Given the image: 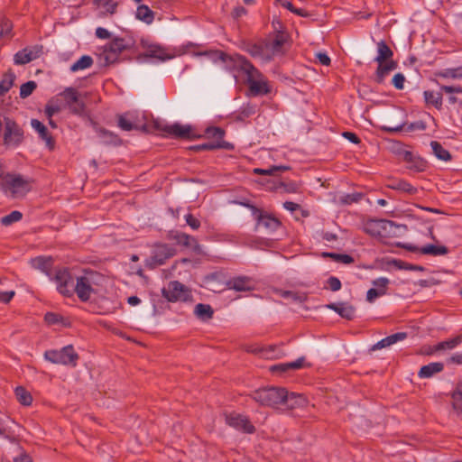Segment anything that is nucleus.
<instances>
[{
    "instance_id": "f257e3e1",
    "label": "nucleus",
    "mask_w": 462,
    "mask_h": 462,
    "mask_svg": "<svg viewBox=\"0 0 462 462\" xmlns=\"http://www.w3.org/2000/svg\"><path fill=\"white\" fill-rule=\"evenodd\" d=\"M198 55L210 56L215 61H222L225 69L230 71L236 79L238 74L245 75L251 96L267 95L272 90L268 81L259 69L242 55L236 54L230 56L221 51H204L198 53Z\"/></svg>"
},
{
    "instance_id": "f03ea898",
    "label": "nucleus",
    "mask_w": 462,
    "mask_h": 462,
    "mask_svg": "<svg viewBox=\"0 0 462 462\" xmlns=\"http://www.w3.org/2000/svg\"><path fill=\"white\" fill-rule=\"evenodd\" d=\"M377 56L374 60L378 63L376 81L382 83L384 77L397 68V62L392 60L393 52L384 41L377 42Z\"/></svg>"
},
{
    "instance_id": "7ed1b4c3",
    "label": "nucleus",
    "mask_w": 462,
    "mask_h": 462,
    "mask_svg": "<svg viewBox=\"0 0 462 462\" xmlns=\"http://www.w3.org/2000/svg\"><path fill=\"white\" fill-rule=\"evenodd\" d=\"M400 229L405 230L406 226L386 219H370L364 225V231L372 236H395Z\"/></svg>"
},
{
    "instance_id": "20e7f679",
    "label": "nucleus",
    "mask_w": 462,
    "mask_h": 462,
    "mask_svg": "<svg viewBox=\"0 0 462 462\" xmlns=\"http://www.w3.org/2000/svg\"><path fill=\"white\" fill-rule=\"evenodd\" d=\"M286 389L282 387H265L254 391L252 398L263 406L281 409Z\"/></svg>"
},
{
    "instance_id": "39448f33",
    "label": "nucleus",
    "mask_w": 462,
    "mask_h": 462,
    "mask_svg": "<svg viewBox=\"0 0 462 462\" xmlns=\"http://www.w3.org/2000/svg\"><path fill=\"white\" fill-rule=\"evenodd\" d=\"M46 360L63 365L76 366L79 360V355L75 352L72 345H68L59 350L51 349L44 353Z\"/></svg>"
},
{
    "instance_id": "423d86ee",
    "label": "nucleus",
    "mask_w": 462,
    "mask_h": 462,
    "mask_svg": "<svg viewBox=\"0 0 462 462\" xmlns=\"http://www.w3.org/2000/svg\"><path fill=\"white\" fill-rule=\"evenodd\" d=\"M24 140V132L21 125L10 117L4 118L3 143L6 147L15 148Z\"/></svg>"
},
{
    "instance_id": "0eeeda50",
    "label": "nucleus",
    "mask_w": 462,
    "mask_h": 462,
    "mask_svg": "<svg viewBox=\"0 0 462 462\" xmlns=\"http://www.w3.org/2000/svg\"><path fill=\"white\" fill-rule=\"evenodd\" d=\"M162 296L171 302L191 300V292L188 287L178 281H171L162 290Z\"/></svg>"
},
{
    "instance_id": "6e6552de",
    "label": "nucleus",
    "mask_w": 462,
    "mask_h": 462,
    "mask_svg": "<svg viewBox=\"0 0 462 462\" xmlns=\"http://www.w3.org/2000/svg\"><path fill=\"white\" fill-rule=\"evenodd\" d=\"M57 283L58 291L65 297H71L74 293L76 282L66 268L59 269L52 278Z\"/></svg>"
},
{
    "instance_id": "1a4fd4ad",
    "label": "nucleus",
    "mask_w": 462,
    "mask_h": 462,
    "mask_svg": "<svg viewBox=\"0 0 462 462\" xmlns=\"http://www.w3.org/2000/svg\"><path fill=\"white\" fill-rule=\"evenodd\" d=\"M175 254V249L171 246L162 244L155 246L152 254L146 260V266L154 269L165 263L166 260Z\"/></svg>"
},
{
    "instance_id": "9d476101",
    "label": "nucleus",
    "mask_w": 462,
    "mask_h": 462,
    "mask_svg": "<svg viewBox=\"0 0 462 462\" xmlns=\"http://www.w3.org/2000/svg\"><path fill=\"white\" fill-rule=\"evenodd\" d=\"M129 46L125 43V39L116 37L107 43L103 51L104 60L106 64H112L116 62L119 55Z\"/></svg>"
},
{
    "instance_id": "9b49d317",
    "label": "nucleus",
    "mask_w": 462,
    "mask_h": 462,
    "mask_svg": "<svg viewBox=\"0 0 462 462\" xmlns=\"http://www.w3.org/2000/svg\"><path fill=\"white\" fill-rule=\"evenodd\" d=\"M92 283L91 278L88 276H79L76 278L74 292L81 301L86 302L89 300L91 295L95 292Z\"/></svg>"
},
{
    "instance_id": "f8f14e48",
    "label": "nucleus",
    "mask_w": 462,
    "mask_h": 462,
    "mask_svg": "<svg viewBox=\"0 0 462 462\" xmlns=\"http://www.w3.org/2000/svg\"><path fill=\"white\" fill-rule=\"evenodd\" d=\"M88 117L90 125L93 127L97 136L101 139L104 144L117 146L122 143V140L117 134L106 130L104 127L99 126L98 124L92 118H90L88 116Z\"/></svg>"
},
{
    "instance_id": "ddd939ff",
    "label": "nucleus",
    "mask_w": 462,
    "mask_h": 462,
    "mask_svg": "<svg viewBox=\"0 0 462 462\" xmlns=\"http://www.w3.org/2000/svg\"><path fill=\"white\" fill-rule=\"evenodd\" d=\"M254 218L256 220L255 228L258 226H263L264 229L269 233L276 231L282 225L278 218L273 215L262 211L261 209L254 216Z\"/></svg>"
},
{
    "instance_id": "4468645a",
    "label": "nucleus",
    "mask_w": 462,
    "mask_h": 462,
    "mask_svg": "<svg viewBox=\"0 0 462 462\" xmlns=\"http://www.w3.org/2000/svg\"><path fill=\"white\" fill-rule=\"evenodd\" d=\"M226 422L236 429L243 430L245 433L252 434L255 431L254 426L249 421V420L240 414L231 413L226 416Z\"/></svg>"
},
{
    "instance_id": "2eb2a0df",
    "label": "nucleus",
    "mask_w": 462,
    "mask_h": 462,
    "mask_svg": "<svg viewBox=\"0 0 462 462\" xmlns=\"http://www.w3.org/2000/svg\"><path fill=\"white\" fill-rule=\"evenodd\" d=\"M42 53V46L36 45L32 49L24 48L14 54V62L16 65H24L39 58Z\"/></svg>"
},
{
    "instance_id": "dca6fc26",
    "label": "nucleus",
    "mask_w": 462,
    "mask_h": 462,
    "mask_svg": "<svg viewBox=\"0 0 462 462\" xmlns=\"http://www.w3.org/2000/svg\"><path fill=\"white\" fill-rule=\"evenodd\" d=\"M228 289L236 291H250L255 287L254 281L248 276H236L229 279L226 282Z\"/></svg>"
},
{
    "instance_id": "f3484780",
    "label": "nucleus",
    "mask_w": 462,
    "mask_h": 462,
    "mask_svg": "<svg viewBox=\"0 0 462 462\" xmlns=\"http://www.w3.org/2000/svg\"><path fill=\"white\" fill-rule=\"evenodd\" d=\"M398 246L403 247L410 252H420L422 254H430V255H445L448 253V247L444 245H427L421 248H418L417 246L411 245H401L398 244Z\"/></svg>"
},
{
    "instance_id": "a211bd4d",
    "label": "nucleus",
    "mask_w": 462,
    "mask_h": 462,
    "mask_svg": "<svg viewBox=\"0 0 462 462\" xmlns=\"http://www.w3.org/2000/svg\"><path fill=\"white\" fill-rule=\"evenodd\" d=\"M305 366V357H299L297 360L287 363H281L270 367L273 374H287L291 371L298 370Z\"/></svg>"
},
{
    "instance_id": "6ab92c4d",
    "label": "nucleus",
    "mask_w": 462,
    "mask_h": 462,
    "mask_svg": "<svg viewBox=\"0 0 462 462\" xmlns=\"http://www.w3.org/2000/svg\"><path fill=\"white\" fill-rule=\"evenodd\" d=\"M288 39L289 36L286 32L279 31L273 40L266 42L268 50L272 53V58L276 54H282L284 52V45L287 43Z\"/></svg>"
},
{
    "instance_id": "aec40b11",
    "label": "nucleus",
    "mask_w": 462,
    "mask_h": 462,
    "mask_svg": "<svg viewBox=\"0 0 462 462\" xmlns=\"http://www.w3.org/2000/svg\"><path fill=\"white\" fill-rule=\"evenodd\" d=\"M245 51L254 58H259L263 60H271L272 53L268 50L266 42L259 43H247Z\"/></svg>"
},
{
    "instance_id": "412c9836",
    "label": "nucleus",
    "mask_w": 462,
    "mask_h": 462,
    "mask_svg": "<svg viewBox=\"0 0 462 462\" xmlns=\"http://www.w3.org/2000/svg\"><path fill=\"white\" fill-rule=\"evenodd\" d=\"M171 237L177 245L191 248L195 253L200 254L201 246L195 237L181 232H176Z\"/></svg>"
},
{
    "instance_id": "4be33fe9",
    "label": "nucleus",
    "mask_w": 462,
    "mask_h": 462,
    "mask_svg": "<svg viewBox=\"0 0 462 462\" xmlns=\"http://www.w3.org/2000/svg\"><path fill=\"white\" fill-rule=\"evenodd\" d=\"M31 125L38 133L39 137L45 142L46 146L50 150H53L55 147V141L47 127L37 119H32Z\"/></svg>"
},
{
    "instance_id": "5701e85b",
    "label": "nucleus",
    "mask_w": 462,
    "mask_h": 462,
    "mask_svg": "<svg viewBox=\"0 0 462 462\" xmlns=\"http://www.w3.org/2000/svg\"><path fill=\"white\" fill-rule=\"evenodd\" d=\"M32 267L34 269L40 270L43 273H45L48 277L52 279V267H53V259L51 256H38L31 259L30 261Z\"/></svg>"
},
{
    "instance_id": "b1692460",
    "label": "nucleus",
    "mask_w": 462,
    "mask_h": 462,
    "mask_svg": "<svg viewBox=\"0 0 462 462\" xmlns=\"http://www.w3.org/2000/svg\"><path fill=\"white\" fill-rule=\"evenodd\" d=\"M327 309L337 312L341 318L352 320L355 318L356 308L346 302L329 303L325 306Z\"/></svg>"
},
{
    "instance_id": "393cba45",
    "label": "nucleus",
    "mask_w": 462,
    "mask_h": 462,
    "mask_svg": "<svg viewBox=\"0 0 462 462\" xmlns=\"http://www.w3.org/2000/svg\"><path fill=\"white\" fill-rule=\"evenodd\" d=\"M190 149L196 152L213 151L218 149L232 151L235 149V146L233 143L226 141H209L202 144L193 145Z\"/></svg>"
},
{
    "instance_id": "a878e982",
    "label": "nucleus",
    "mask_w": 462,
    "mask_h": 462,
    "mask_svg": "<svg viewBox=\"0 0 462 462\" xmlns=\"http://www.w3.org/2000/svg\"><path fill=\"white\" fill-rule=\"evenodd\" d=\"M162 131L169 134L178 138H190L192 128L190 125H182L180 124H173L165 125Z\"/></svg>"
},
{
    "instance_id": "bb28decb",
    "label": "nucleus",
    "mask_w": 462,
    "mask_h": 462,
    "mask_svg": "<svg viewBox=\"0 0 462 462\" xmlns=\"http://www.w3.org/2000/svg\"><path fill=\"white\" fill-rule=\"evenodd\" d=\"M304 403H305V398L301 394L289 393L286 390V397H284L282 400L281 409L292 410L297 407L303 406Z\"/></svg>"
},
{
    "instance_id": "cd10ccee",
    "label": "nucleus",
    "mask_w": 462,
    "mask_h": 462,
    "mask_svg": "<svg viewBox=\"0 0 462 462\" xmlns=\"http://www.w3.org/2000/svg\"><path fill=\"white\" fill-rule=\"evenodd\" d=\"M407 336L408 335L406 332H398V333L393 334V335L388 336V337L381 339L380 341H378L376 344H374L372 346L371 350L374 351V350L391 346L392 345H393L399 341L404 340L407 337Z\"/></svg>"
},
{
    "instance_id": "c85d7f7f",
    "label": "nucleus",
    "mask_w": 462,
    "mask_h": 462,
    "mask_svg": "<svg viewBox=\"0 0 462 462\" xmlns=\"http://www.w3.org/2000/svg\"><path fill=\"white\" fill-rule=\"evenodd\" d=\"M444 369L443 363L440 362H434L430 363L429 365H423L418 375L420 378H430L433 376L434 374L440 373Z\"/></svg>"
},
{
    "instance_id": "c756f323",
    "label": "nucleus",
    "mask_w": 462,
    "mask_h": 462,
    "mask_svg": "<svg viewBox=\"0 0 462 462\" xmlns=\"http://www.w3.org/2000/svg\"><path fill=\"white\" fill-rule=\"evenodd\" d=\"M277 293L288 303H301L307 299L306 293L296 291L280 290Z\"/></svg>"
},
{
    "instance_id": "7c9ffc66",
    "label": "nucleus",
    "mask_w": 462,
    "mask_h": 462,
    "mask_svg": "<svg viewBox=\"0 0 462 462\" xmlns=\"http://www.w3.org/2000/svg\"><path fill=\"white\" fill-rule=\"evenodd\" d=\"M194 314L198 319L206 321L213 317L214 310L208 304L199 303L195 306Z\"/></svg>"
},
{
    "instance_id": "2f4dec72",
    "label": "nucleus",
    "mask_w": 462,
    "mask_h": 462,
    "mask_svg": "<svg viewBox=\"0 0 462 462\" xmlns=\"http://www.w3.org/2000/svg\"><path fill=\"white\" fill-rule=\"evenodd\" d=\"M144 57L155 58L160 60H166L171 59V56L167 55L164 49L159 45L152 44L147 48Z\"/></svg>"
},
{
    "instance_id": "473e14b6",
    "label": "nucleus",
    "mask_w": 462,
    "mask_h": 462,
    "mask_svg": "<svg viewBox=\"0 0 462 462\" xmlns=\"http://www.w3.org/2000/svg\"><path fill=\"white\" fill-rule=\"evenodd\" d=\"M452 408L457 414H462V382L457 383L451 394Z\"/></svg>"
},
{
    "instance_id": "72a5a7b5",
    "label": "nucleus",
    "mask_w": 462,
    "mask_h": 462,
    "mask_svg": "<svg viewBox=\"0 0 462 462\" xmlns=\"http://www.w3.org/2000/svg\"><path fill=\"white\" fill-rule=\"evenodd\" d=\"M423 96L427 104L434 106L437 109H441L443 97L440 92L426 90Z\"/></svg>"
},
{
    "instance_id": "f704fd0d",
    "label": "nucleus",
    "mask_w": 462,
    "mask_h": 462,
    "mask_svg": "<svg viewBox=\"0 0 462 462\" xmlns=\"http://www.w3.org/2000/svg\"><path fill=\"white\" fill-rule=\"evenodd\" d=\"M320 256H322L323 258H331L335 262L344 264H351L355 262L354 258L351 255L346 254L322 252L320 254Z\"/></svg>"
},
{
    "instance_id": "c9c22d12",
    "label": "nucleus",
    "mask_w": 462,
    "mask_h": 462,
    "mask_svg": "<svg viewBox=\"0 0 462 462\" xmlns=\"http://www.w3.org/2000/svg\"><path fill=\"white\" fill-rule=\"evenodd\" d=\"M462 342V337L457 336L453 338L441 341L434 346V350L444 351V350H452Z\"/></svg>"
},
{
    "instance_id": "e433bc0d",
    "label": "nucleus",
    "mask_w": 462,
    "mask_h": 462,
    "mask_svg": "<svg viewBox=\"0 0 462 462\" xmlns=\"http://www.w3.org/2000/svg\"><path fill=\"white\" fill-rule=\"evenodd\" d=\"M435 76L442 79H462V66L437 71Z\"/></svg>"
},
{
    "instance_id": "4c0bfd02",
    "label": "nucleus",
    "mask_w": 462,
    "mask_h": 462,
    "mask_svg": "<svg viewBox=\"0 0 462 462\" xmlns=\"http://www.w3.org/2000/svg\"><path fill=\"white\" fill-rule=\"evenodd\" d=\"M430 146L432 148L434 155L441 161H450L451 155L448 150H446L439 142L431 141Z\"/></svg>"
},
{
    "instance_id": "58836bf2",
    "label": "nucleus",
    "mask_w": 462,
    "mask_h": 462,
    "mask_svg": "<svg viewBox=\"0 0 462 462\" xmlns=\"http://www.w3.org/2000/svg\"><path fill=\"white\" fill-rule=\"evenodd\" d=\"M15 75L13 71L9 70L4 74L0 81V96H4L14 85Z\"/></svg>"
},
{
    "instance_id": "ea45409f",
    "label": "nucleus",
    "mask_w": 462,
    "mask_h": 462,
    "mask_svg": "<svg viewBox=\"0 0 462 462\" xmlns=\"http://www.w3.org/2000/svg\"><path fill=\"white\" fill-rule=\"evenodd\" d=\"M363 198V193L354 192L350 194H343L340 195L336 200L339 205H351L354 203H358Z\"/></svg>"
},
{
    "instance_id": "a19ab883",
    "label": "nucleus",
    "mask_w": 462,
    "mask_h": 462,
    "mask_svg": "<svg viewBox=\"0 0 462 462\" xmlns=\"http://www.w3.org/2000/svg\"><path fill=\"white\" fill-rule=\"evenodd\" d=\"M226 132L223 128L217 126H209L205 129V136L211 141H225Z\"/></svg>"
},
{
    "instance_id": "79ce46f5",
    "label": "nucleus",
    "mask_w": 462,
    "mask_h": 462,
    "mask_svg": "<svg viewBox=\"0 0 462 462\" xmlns=\"http://www.w3.org/2000/svg\"><path fill=\"white\" fill-rule=\"evenodd\" d=\"M388 187L393 189L402 190L409 194H415L417 192V189L415 187L402 180L393 181V183L389 184Z\"/></svg>"
},
{
    "instance_id": "37998d69",
    "label": "nucleus",
    "mask_w": 462,
    "mask_h": 462,
    "mask_svg": "<svg viewBox=\"0 0 462 462\" xmlns=\"http://www.w3.org/2000/svg\"><path fill=\"white\" fill-rule=\"evenodd\" d=\"M15 396L21 404L24 406H29L32 404V397L31 393L23 386H17L15 388Z\"/></svg>"
},
{
    "instance_id": "c03bdc74",
    "label": "nucleus",
    "mask_w": 462,
    "mask_h": 462,
    "mask_svg": "<svg viewBox=\"0 0 462 462\" xmlns=\"http://www.w3.org/2000/svg\"><path fill=\"white\" fill-rule=\"evenodd\" d=\"M136 18L149 24L153 21V12L146 5H140L136 10Z\"/></svg>"
},
{
    "instance_id": "a18cd8bd",
    "label": "nucleus",
    "mask_w": 462,
    "mask_h": 462,
    "mask_svg": "<svg viewBox=\"0 0 462 462\" xmlns=\"http://www.w3.org/2000/svg\"><path fill=\"white\" fill-rule=\"evenodd\" d=\"M92 64H93V59L88 55H84V56L80 57L76 62H74L71 65L70 70L72 72H75L78 70L85 69L91 67Z\"/></svg>"
},
{
    "instance_id": "49530a36",
    "label": "nucleus",
    "mask_w": 462,
    "mask_h": 462,
    "mask_svg": "<svg viewBox=\"0 0 462 462\" xmlns=\"http://www.w3.org/2000/svg\"><path fill=\"white\" fill-rule=\"evenodd\" d=\"M60 95L64 98L68 106L77 103L79 99L78 91L73 88H66Z\"/></svg>"
},
{
    "instance_id": "de8ad7c7",
    "label": "nucleus",
    "mask_w": 462,
    "mask_h": 462,
    "mask_svg": "<svg viewBox=\"0 0 462 462\" xmlns=\"http://www.w3.org/2000/svg\"><path fill=\"white\" fill-rule=\"evenodd\" d=\"M404 162L408 163V168L410 170H412V171H418V172L423 171L427 166L426 161H424L423 159H421L420 157L415 156L412 152H411V160L404 161Z\"/></svg>"
},
{
    "instance_id": "09e8293b",
    "label": "nucleus",
    "mask_w": 462,
    "mask_h": 462,
    "mask_svg": "<svg viewBox=\"0 0 462 462\" xmlns=\"http://www.w3.org/2000/svg\"><path fill=\"white\" fill-rule=\"evenodd\" d=\"M117 125L123 131H132L138 128L137 125L128 118V114L119 115L117 116Z\"/></svg>"
},
{
    "instance_id": "8fccbe9b",
    "label": "nucleus",
    "mask_w": 462,
    "mask_h": 462,
    "mask_svg": "<svg viewBox=\"0 0 462 462\" xmlns=\"http://www.w3.org/2000/svg\"><path fill=\"white\" fill-rule=\"evenodd\" d=\"M261 356L268 359L278 358L282 352L276 346H268L259 350Z\"/></svg>"
},
{
    "instance_id": "3c124183",
    "label": "nucleus",
    "mask_w": 462,
    "mask_h": 462,
    "mask_svg": "<svg viewBox=\"0 0 462 462\" xmlns=\"http://www.w3.org/2000/svg\"><path fill=\"white\" fill-rule=\"evenodd\" d=\"M392 263L400 270H408V271H420L424 272L425 268L421 265L411 264L402 260H393Z\"/></svg>"
},
{
    "instance_id": "603ef678",
    "label": "nucleus",
    "mask_w": 462,
    "mask_h": 462,
    "mask_svg": "<svg viewBox=\"0 0 462 462\" xmlns=\"http://www.w3.org/2000/svg\"><path fill=\"white\" fill-rule=\"evenodd\" d=\"M393 152L396 153L403 161L411 160V152L405 149L404 145L397 143L393 146Z\"/></svg>"
},
{
    "instance_id": "864d4df0",
    "label": "nucleus",
    "mask_w": 462,
    "mask_h": 462,
    "mask_svg": "<svg viewBox=\"0 0 462 462\" xmlns=\"http://www.w3.org/2000/svg\"><path fill=\"white\" fill-rule=\"evenodd\" d=\"M290 169L291 168L289 166L280 165V166H272L271 168L266 169V170L255 168L254 170V172L256 174L275 175L278 171H285Z\"/></svg>"
},
{
    "instance_id": "5fc2aeb1",
    "label": "nucleus",
    "mask_w": 462,
    "mask_h": 462,
    "mask_svg": "<svg viewBox=\"0 0 462 462\" xmlns=\"http://www.w3.org/2000/svg\"><path fill=\"white\" fill-rule=\"evenodd\" d=\"M69 108L73 115H76V116H81V117L88 116L87 110H86V105L80 99H79L77 103H74L73 105L69 106Z\"/></svg>"
},
{
    "instance_id": "6e6d98bb",
    "label": "nucleus",
    "mask_w": 462,
    "mask_h": 462,
    "mask_svg": "<svg viewBox=\"0 0 462 462\" xmlns=\"http://www.w3.org/2000/svg\"><path fill=\"white\" fill-rule=\"evenodd\" d=\"M22 217H23V214L20 211L14 210V211H12L10 214L3 217L1 218V224L3 226H9L14 222L21 220Z\"/></svg>"
},
{
    "instance_id": "4d7b16f0",
    "label": "nucleus",
    "mask_w": 462,
    "mask_h": 462,
    "mask_svg": "<svg viewBox=\"0 0 462 462\" xmlns=\"http://www.w3.org/2000/svg\"><path fill=\"white\" fill-rule=\"evenodd\" d=\"M13 24L5 16L0 15V39L11 33Z\"/></svg>"
},
{
    "instance_id": "13d9d810",
    "label": "nucleus",
    "mask_w": 462,
    "mask_h": 462,
    "mask_svg": "<svg viewBox=\"0 0 462 462\" xmlns=\"http://www.w3.org/2000/svg\"><path fill=\"white\" fill-rule=\"evenodd\" d=\"M36 88L37 84L35 81H27L26 83L23 84L20 88V97L22 98L28 97Z\"/></svg>"
},
{
    "instance_id": "bf43d9fd",
    "label": "nucleus",
    "mask_w": 462,
    "mask_h": 462,
    "mask_svg": "<svg viewBox=\"0 0 462 462\" xmlns=\"http://www.w3.org/2000/svg\"><path fill=\"white\" fill-rule=\"evenodd\" d=\"M277 2L280 3V5L288 10H290L291 13L296 14L300 16H308V13L306 10L302 8H297L295 7L291 2L288 0H277Z\"/></svg>"
},
{
    "instance_id": "052dcab7",
    "label": "nucleus",
    "mask_w": 462,
    "mask_h": 462,
    "mask_svg": "<svg viewBox=\"0 0 462 462\" xmlns=\"http://www.w3.org/2000/svg\"><path fill=\"white\" fill-rule=\"evenodd\" d=\"M96 4L105 8L106 12L114 14L116 13L117 4L112 3V0H95Z\"/></svg>"
},
{
    "instance_id": "680f3d73",
    "label": "nucleus",
    "mask_w": 462,
    "mask_h": 462,
    "mask_svg": "<svg viewBox=\"0 0 462 462\" xmlns=\"http://www.w3.org/2000/svg\"><path fill=\"white\" fill-rule=\"evenodd\" d=\"M341 282L338 278L331 276L326 282L324 289H329L332 291H337L341 289Z\"/></svg>"
},
{
    "instance_id": "e2e57ef3",
    "label": "nucleus",
    "mask_w": 462,
    "mask_h": 462,
    "mask_svg": "<svg viewBox=\"0 0 462 462\" xmlns=\"http://www.w3.org/2000/svg\"><path fill=\"white\" fill-rule=\"evenodd\" d=\"M284 208L291 212L300 211L301 214V217H308L309 213L303 209H301L300 206L297 203H294L292 201H286L283 203Z\"/></svg>"
},
{
    "instance_id": "0e129e2a",
    "label": "nucleus",
    "mask_w": 462,
    "mask_h": 462,
    "mask_svg": "<svg viewBox=\"0 0 462 462\" xmlns=\"http://www.w3.org/2000/svg\"><path fill=\"white\" fill-rule=\"evenodd\" d=\"M389 282H390L388 278L380 277L373 281V285L375 286V289H378L381 291H384V294H386Z\"/></svg>"
},
{
    "instance_id": "69168bd1",
    "label": "nucleus",
    "mask_w": 462,
    "mask_h": 462,
    "mask_svg": "<svg viewBox=\"0 0 462 462\" xmlns=\"http://www.w3.org/2000/svg\"><path fill=\"white\" fill-rule=\"evenodd\" d=\"M185 220L187 225L189 226L193 230H197L200 227V221L192 214L185 215Z\"/></svg>"
},
{
    "instance_id": "338daca9",
    "label": "nucleus",
    "mask_w": 462,
    "mask_h": 462,
    "mask_svg": "<svg viewBox=\"0 0 462 462\" xmlns=\"http://www.w3.org/2000/svg\"><path fill=\"white\" fill-rule=\"evenodd\" d=\"M62 319V317L59 314H56L54 312H47L44 316V320L49 325H54L58 324Z\"/></svg>"
},
{
    "instance_id": "774afa93",
    "label": "nucleus",
    "mask_w": 462,
    "mask_h": 462,
    "mask_svg": "<svg viewBox=\"0 0 462 462\" xmlns=\"http://www.w3.org/2000/svg\"><path fill=\"white\" fill-rule=\"evenodd\" d=\"M404 82L405 77L402 73H397L393 78V84L397 89H402Z\"/></svg>"
}]
</instances>
